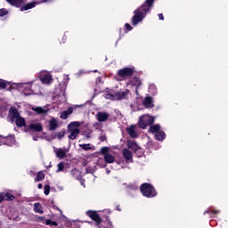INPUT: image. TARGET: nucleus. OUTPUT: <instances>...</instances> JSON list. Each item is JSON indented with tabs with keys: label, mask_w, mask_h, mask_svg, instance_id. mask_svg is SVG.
I'll return each instance as SVG.
<instances>
[{
	"label": "nucleus",
	"mask_w": 228,
	"mask_h": 228,
	"mask_svg": "<svg viewBox=\"0 0 228 228\" xmlns=\"http://www.w3.org/2000/svg\"><path fill=\"white\" fill-rule=\"evenodd\" d=\"M152 4H154V0H146L141 7L134 11V15L132 17L133 26H138V23L145 19V16L152 8Z\"/></svg>",
	"instance_id": "nucleus-1"
},
{
	"label": "nucleus",
	"mask_w": 228,
	"mask_h": 228,
	"mask_svg": "<svg viewBox=\"0 0 228 228\" xmlns=\"http://www.w3.org/2000/svg\"><path fill=\"white\" fill-rule=\"evenodd\" d=\"M33 85L36 86L35 89L32 88ZM12 88H16L19 92H23L25 95H31L33 94L38 95V94H40V86L35 84V81L27 83H12Z\"/></svg>",
	"instance_id": "nucleus-2"
},
{
	"label": "nucleus",
	"mask_w": 228,
	"mask_h": 228,
	"mask_svg": "<svg viewBox=\"0 0 228 228\" xmlns=\"http://www.w3.org/2000/svg\"><path fill=\"white\" fill-rule=\"evenodd\" d=\"M141 192L148 199H152V197H156L157 195L156 190L151 183H142L141 185Z\"/></svg>",
	"instance_id": "nucleus-3"
},
{
	"label": "nucleus",
	"mask_w": 228,
	"mask_h": 228,
	"mask_svg": "<svg viewBox=\"0 0 228 228\" xmlns=\"http://www.w3.org/2000/svg\"><path fill=\"white\" fill-rule=\"evenodd\" d=\"M79 126H81V123L77 121L71 122L68 126V131L70 134L69 135V140H76V138H77V134H79Z\"/></svg>",
	"instance_id": "nucleus-4"
},
{
	"label": "nucleus",
	"mask_w": 228,
	"mask_h": 228,
	"mask_svg": "<svg viewBox=\"0 0 228 228\" xmlns=\"http://www.w3.org/2000/svg\"><path fill=\"white\" fill-rule=\"evenodd\" d=\"M151 124H154V117L149 114L142 115L138 121V126L141 129H145L148 126H151Z\"/></svg>",
	"instance_id": "nucleus-5"
},
{
	"label": "nucleus",
	"mask_w": 228,
	"mask_h": 228,
	"mask_svg": "<svg viewBox=\"0 0 228 228\" xmlns=\"http://www.w3.org/2000/svg\"><path fill=\"white\" fill-rule=\"evenodd\" d=\"M129 97V90L125 92L116 93L115 94H106L105 99L110 101H122V99H127Z\"/></svg>",
	"instance_id": "nucleus-6"
},
{
	"label": "nucleus",
	"mask_w": 228,
	"mask_h": 228,
	"mask_svg": "<svg viewBox=\"0 0 228 228\" xmlns=\"http://www.w3.org/2000/svg\"><path fill=\"white\" fill-rule=\"evenodd\" d=\"M53 103L62 104V102H67V96H65V91L61 90V92L56 89L54 95L53 96Z\"/></svg>",
	"instance_id": "nucleus-7"
},
{
	"label": "nucleus",
	"mask_w": 228,
	"mask_h": 228,
	"mask_svg": "<svg viewBox=\"0 0 228 228\" xmlns=\"http://www.w3.org/2000/svg\"><path fill=\"white\" fill-rule=\"evenodd\" d=\"M160 128L161 126H159V125H153L150 127V132L156 133L155 137L159 142L165 140V136H166L165 132L159 131Z\"/></svg>",
	"instance_id": "nucleus-8"
},
{
	"label": "nucleus",
	"mask_w": 228,
	"mask_h": 228,
	"mask_svg": "<svg viewBox=\"0 0 228 228\" xmlns=\"http://www.w3.org/2000/svg\"><path fill=\"white\" fill-rule=\"evenodd\" d=\"M53 0H34L33 2H30L25 5H23L20 8V12H26L27 10H31L32 8H35L37 4H42V3H51Z\"/></svg>",
	"instance_id": "nucleus-9"
},
{
	"label": "nucleus",
	"mask_w": 228,
	"mask_h": 228,
	"mask_svg": "<svg viewBox=\"0 0 228 228\" xmlns=\"http://www.w3.org/2000/svg\"><path fill=\"white\" fill-rule=\"evenodd\" d=\"M134 74V68H123L118 71V76L126 79V77H131Z\"/></svg>",
	"instance_id": "nucleus-10"
},
{
	"label": "nucleus",
	"mask_w": 228,
	"mask_h": 228,
	"mask_svg": "<svg viewBox=\"0 0 228 228\" xmlns=\"http://www.w3.org/2000/svg\"><path fill=\"white\" fill-rule=\"evenodd\" d=\"M39 79L43 85H51L53 83V75L47 71H41L39 73Z\"/></svg>",
	"instance_id": "nucleus-11"
},
{
	"label": "nucleus",
	"mask_w": 228,
	"mask_h": 228,
	"mask_svg": "<svg viewBox=\"0 0 228 228\" xmlns=\"http://www.w3.org/2000/svg\"><path fill=\"white\" fill-rule=\"evenodd\" d=\"M11 120L12 122L13 120H15L16 126H18V127H24V126H26V120L19 115V112H17V110H14L12 112Z\"/></svg>",
	"instance_id": "nucleus-12"
},
{
	"label": "nucleus",
	"mask_w": 228,
	"mask_h": 228,
	"mask_svg": "<svg viewBox=\"0 0 228 228\" xmlns=\"http://www.w3.org/2000/svg\"><path fill=\"white\" fill-rule=\"evenodd\" d=\"M15 144V137L13 135L3 136L0 135V145H14Z\"/></svg>",
	"instance_id": "nucleus-13"
},
{
	"label": "nucleus",
	"mask_w": 228,
	"mask_h": 228,
	"mask_svg": "<svg viewBox=\"0 0 228 228\" xmlns=\"http://www.w3.org/2000/svg\"><path fill=\"white\" fill-rule=\"evenodd\" d=\"M67 152H69V150L63 148H58L54 150L55 156L56 158H59V159H63V158L67 156Z\"/></svg>",
	"instance_id": "nucleus-14"
},
{
	"label": "nucleus",
	"mask_w": 228,
	"mask_h": 228,
	"mask_svg": "<svg viewBox=\"0 0 228 228\" xmlns=\"http://www.w3.org/2000/svg\"><path fill=\"white\" fill-rule=\"evenodd\" d=\"M86 215L89 216L90 218L97 224V225L101 224V217L99 216V214L97 212L89 210L86 212Z\"/></svg>",
	"instance_id": "nucleus-15"
},
{
	"label": "nucleus",
	"mask_w": 228,
	"mask_h": 228,
	"mask_svg": "<svg viewBox=\"0 0 228 228\" xmlns=\"http://www.w3.org/2000/svg\"><path fill=\"white\" fill-rule=\"evenodd\" d=\"M122 154L126 163H133V153L127 148L123 150Z\"/></svg>",
	"instance_id": "nucleus-16"
},
{
	"label": "nucleus",
	"mask_w": 228,
	"mask_h": 228,
	"mask_svg": "<svg viewBox=\"0 0 228 228\" xmlns=\"http://www.w3.org/2000/svg\"><path fill=\"white\" fill-rule=\"evenodd\" d=\"M33 111H36L37 115H47L49 113V108L47 107H33Z\"/></svg>",
	"instance_id": "nucleus-17"
},
{
	"label": "nucleus",
	"mask_w": 228,
	"mask_h": 228,
	"mask_svg": "<svg viewBox=\"0 0 228 228\" xmlns=\"http://www.w3.org/2000/svg\"><path fill=\"white\" fill-rule=\"evenodd\" d=\"M110 118V114L108 112H98L96 114V119L98 122H106Z\"/></svg>",
	"instance_id": "nucleus-18"
},
{
	"label": "nucleus",
	"mask_w": 228,
	"mask_h": 228,
	"mask_svg": "<svg viewBox=\"0 0 228 228\" xmlns=\"http://www.w3.org/2000/svg\"><path fill=\"white\" fill-rule=\"evenodd\" d=\"M58 127H60V126L58 124V119L52 118L49 120V131H56V129H58Z\"/></svg>",
	"instance_id": "nucleus-19"
},
{
	"label": "nucleus",
	"mask_w": 228,
	"mask_h": 228,
	"mask_svg": "<svg viewBox=\"0 0 228 228\" xmlns=\"http://www.w3.org/2000/svg\"><path fill=\"white\" fill-rule=\"evenodd\" d=\"M126 132L128 133L129 136H131V138H138V133H136V126L132 125L126 129Z\"/></svg>",
	"instance_id": "nucleus-20"
},
{
	"label": "nucleus",
	"mask_w": 228,
	"mask_h": 228,
	"mask_svg": "<svg viewBox=\"0 0 228 228\" xmlns=\"http://www.w3.org/2000/svg\"><path fill=\"white\" fill-rule=\"evenodd\" d=\"M142 104L145 108H154V102L152 101V97L151 96L145 97Z\"/></svg>",
	"instance_id": "nucleus-21"
},
{
	"label": "nucleus",
	"mask_w": 228,
	"mask_h": 228,
	"mask_svg": "<svg viewBox=\"0 0 228 228\" xmlns=\"http://www.w3.org/2000/svg\"><path fill=\"white\" fill-rule=\"evenodd\" d=\"M28 129H30V131H37V133H40V131H42L44 127L40 123H32L28 126Z\"/></svg>",
	"instance_id": "nucleus-22"
},
{
	"label": "nucleus",
	"mask_w": 228,
	"mask_h": 228,
	"mask_svg": "<svg viewBox=\"0 0 228 228\" xmlns=\"http://www.w3.org/2000/svg\"><path fill=\"white\" fill-rule=\"evenodd\" d=\"M9 4H12V6H16V8H20L22 4L26 3L27 0H6Z\"/></svg>",
	"instance_id": "nucleus-23"
},
{
	"label": "nucleus",
	"mask_w": 228,
	"mask_h": 228,
	"mask_svg": "<svg viewBox=\"0 0 228 228\" xmlns=\"http://www.w3.org/2000/svg\"><path fill=\"white\" fill-rule=\"evenodd\" d=\"M74 109L72 107H69L67 110L61 113V118H62V120H67L69 115H72Z\"/></svg>",
	"instance_id": "nucleus-24"
},
{
	"label": "nucleus",
	"mask_w": 228,
	"mask_h": 228,
	"mask_svg": "<svg viewBox=\"0 0 228 228\" xmlns=\"http://www.w3.org/2000/svg\"><path fill=\"white\" fill-rule=\"evenodd\" d=\"M130 85H132V86H136L135 92L138 94V88L139 86H142V80H140L138 77H135L130 82Z\"/></svg>",
	"instance_id": "nucleus-25"
},
{
	"label": "nucleus",
	"mask_w": 228,
	"mask_h": 228,
	"mask_svg": "<svg viewBox=\"0 0 228 228\" xmlns=\"http://www.w3.org/2000/svg\"><path fill=\"white\" fill-rule=\"evenodd\" d=\"M104 160L106 163H113L115 161V157L111 153H106L104 156Z\"/></svg>",
	"instance_id": "nucleus-26"
},
{
	"label": "nucleus",
	"mask_w": 228,
	"mask_h": 228,
	"mask_svg": "<svg viewBox=\"0 0 228 228\" xmlns=\"http://www.w3.org/2000/svg\"><path fill=\"white\" fill-rule=\"evenodd\" d=\"M127 147L133 149V151H138L140 149L134 141H127Z\"/></svg>",
	"instance_id": "nucleus-27"
},
{
	"label": "nucleus",
	"mask_w": 228,
	"mask_h": 228,
	"mask_svg": "<svg viewBox=\"0 0 228 228\" xmlns=\"http://www.w3.org/2000/svg\"><path fill=\"white\" fill-rule=\"evenodd\" d=\"M34 211L35 213H39V215H42L44 213V210H42V205H40V203H35Z\"/></svg>",
	"instance_id": "nucleus-28"
},
{
	"label": "nucleus",
	"mask_w": 228,
	"mask_h": 228,
	"mask_svg": "<svg viewBox=\"0 0 228 228\" xmlns=\"http://www.w3.org/2000/svg\"><path fill=\"white\" fill-rule=\"evenodd\" d=\"M8 85H10L12 86V85H13V83L6 82L4 80L0 79V90H4V88H6V86H8Z\"/></svg>",
	"instance_id": "nucleus-29"
},
{
	"label": "nucleus",
	"mask_w": 228,
	"mask_h": 228,
	"mask_svg": "<svg viewBox=\"0 0 228 228\" xmlns=\"http://www.w3.org/2000/svg\"><path fill=\"white\" fill-rule=\"evenodd\" d=\"M4 200H13L15 199V197L10 192L4 193Z\"/></svg>",
	"instance_id": "nucleus-30"
},
{
	"label": "nucleus",
	"mask_w": 228,
	"mask_h": 228,
	"mask_svg": "<svg viewBox=\"0 0 228 228\" xmlns=\"http://www.w3.org/2000/svg\"><path fill=\"white\" fill-rule=\"evenodd\" d=\"M45 178V175H44V173L42 172H38L36 181H38V182L44 181Z\"/></svg>",
	"instance_id": "nucleus-31"
},
{
	"label": "nucleus",
	"mask_w": 228,
	"mask_h": 228,
	"mask_svg": "<svg viewBox=\"0 0 228 228\" xmlns=\"http://www.w3.org/2000/svg\"><path fill=\"white\" fill-rule=\"evenodd\" d=\"M4 15H8V9L6 8L0 9V17H4Z\"/></svg>",
	"instance_id": "nucleus-32"
},
{
	"label": "nucleus",
	"mask_w": 228,
	"mask_h": 228,
	"mask_svg": "<svg viewBox=\"0 0 228 228\" xmlns=\"http://www.w3.org/2000/svg\"><path fill=\"white\" fill-rule=\"evenodd\" d=\"M63 168H65V164H63V162H60V163L58 164L57 172H61V171H63Z\"/></svg>",
	"instance_id": "nucleus-33"
},
{
	"label": "nucleus",
	"mask_w": 228,
	"mask_h": 228,
	"mask_svg": "<svg viewBox=\"0 0 228 228\" xmlns=\"http://www.w3.org/2000/svg\"><path fill=\"white\" fill-rule=\"evenodd\" d=\"M63 136H65V132H60L55 134L54 138H59V140H61Z\"/></svg>",
	"instance_id": "nucleus-34"
},
{
	"label": "nucleus",
	"mask_w": 228,
	"mask_h": 228,
	"mask_svg": "<svg viewBox=\"0 0 228 228\" xmlns=\"http://www.w3.org/2000/svg\"><path fill=\"white\" fill-rule=\"evenodd\" d=\"M109 151H110V148H108V147H103L101 149V152L103 154V156H106V154H109L108 153Z\"/></svg>",
	"instance_id": "nucleus-35"
},
{
	"label": "nucleus",
	"mask_w": 228,
	"mask_h": 228,
	"mask_svg": "<svg viewBox=\"0 0 228 228\" xmlns=\"http://www.w3.org/2000/svg\"><path fill=\"white\" fill-rule=\"evenodd\" d=\"M79 147L83 149L84 151H90V144H80Z\"/></svg>",
	"instance_id": "nucleus-36"
},
{
	"label": "nucleus",
	"mask_w": 228,
	"mask_h": 228,
	"mask_svg": "<svg viewBox=\"0 0 228 228\" xmlns=\"http://www.w3.org/2000/svg\"><path fill=\"white\" fill-rule=\"evenodd\" d=\"M206 213H210L212 215H218V213H220V210H211V209H208L207 211H205V214Z\"/></svg>",
	"instance_id": "nucleus-37"
},
{
	"label": "nucleus",
	"mask_w": 228,
	"mask_h": 228,
	"mask_svg": "<svg viewBox=\"0 0 228 228\" xmlns=\"http://www.w3.org/2000/svg\"><path fill=\"white\" fill-rule=\"evenodd\" d=\"M46 225H58V223L56 221H51V220H46L45 222Z\"/></svg>",
	"instance_id": "nucleus-38"
},
{
	"label": "nucleus",
	"mask_w": 228,
	"mask_h": 228,
	"mask_svg": "<svg viewBox=\"0 0 228 228\" xmlns=\"http://www.w3.org/2000/svg\"><path fill=\"white\" fill-rule=\"evenodd\" d=\"M50 191H51V186L45 185V195H49Z\"/></svg>",
	"instance_id": "nucleus-39"
},
{
	"label": "nucleus",
	"mask_w": 228,
	"mask_h": 228,
	"mask_svg": "<svg viewBox=\"0 0 228 228\" xmlns=\"http://www.w3.org/2000/svg\"><path fill=\"white\" fill-rule=\"evenodd\" d=\"M125 28H126V31H132L133 30V27H131V25L129 23H126Z\"/></svg>",
	"instance_id": "nucleus-40"
},
{
	"label": "nucleus",
	"mask_w": 228,
	"mask_h": 228,
	"mask_svg": "<svg viewBox=\"0 0 228 228\" xmlns=\"http://www.w3.org/2000/svg\"><path fill=\"white\" fill-rule=\"evenodd\" d=\"M150 92H152V94H154V90H156V86L154 85H151L149 87Z\"/></svg>",
	"instance_id": "nucleus-41"
},
{
	"label": "nucleus",
	"mask_w": 228,
	"mask_h": 228,
	"mask_svg": "<svg viewBox=\"0 0 228 228\" xmlns=\"http://www.w3.org/2000/svg\"><path fill=\"white\" fill-rule=\"evenodd\" d=\"M4 200V193H0V202H3Z\"/></svg>",
	"instance_id": "nucleus-42"
},
{
	"label": "nucleus",
	"mask_w": 228,
	"mask_h": 228,
	"mask_svg": "<svg viewBox=\"0 0 228 228\" xmlns=\"http://www.w3.org/2000/svg\"><path fill=\"white\" fill-rule=\"evenodd\" d=\"M106 228H113V224L111 223H106Z\"/></svg>",
	"instance_id": "nucleus-43"
},
{
	"label": "nucleus",
	"mask_w": 228,
	"mask_h": 228,
	"mask_svg": "<svg viewBox=\"0 0 228 228\" xmlns=\"http://www.w3.org/2000/svg\"><path fill=\"white\" fill-rule=\"evenodd\" d=\"M159 20H165V18L163 17L162 13L159 14Z\"/></svg>",
	"instance_id": "nucleus-44"
},
{
	"label": "nucleus",
	"mask_w": 228,
	"mask_h": 228,
	"mask_svg": "<svg viewBox=\"0 0 228 228\" xmlns=\"http://www.w3.org/2000/svg\"><path fill=\"white\" fill-rule=\"evenodd\" d=\"M100 140H101V142H104V140H106V135H102V136H100Z\"/></svg>",
	"instance_id": "nucleus-45"
},
{
	"label": "nucleus",
	"mask_w": 228,
	"mask_h": 228,
	"mask_svg": "<svg viewBox=\"0 0 228 228\" xmlns=\"http://www.w3.org/2000/svg\"><path fill=\"white\" fill-rule=\"evenodd\" d=\"M43 186H44V185H42V183H39V184L37 185V188H38L39 190H42Z\"/></svg>",
	"instance_id": "nucleus-46"
},
{
	"label": "nucleus",
	"mask_w": 228,
	"mask_h": 228,
	"mask_svg": "<svg viewBox=\"0 0 228 228\" xmlns=\"http://www.w3.org/2000/svg\"><path fill=\"white\" fill-rule=\"evenodd\" d=\"M72 172H73V174H79V171H77V170H76V169L73 170Z\"/></svg>",
	"instance_id": "nucleus-47"
},
{
	"label": "nucleus",
	"mask_w": 228,
	"mask_h": 228,
	"mask_svg": "<svg viewBox=\"0 0 228 228\" xmlns=\"http://www.w3.org/2000/svg\"><path fill=\"white\" fill-rule=\"evenodd\" d=\"M38 137H33V140L37 141Z\"/></svg>",
	"instance_id": "nucleus-48"
},
{
	"label": "nucleus",
	"mask_w": 228,
	"mask_h": 228,
	"mask_svg": "<svg viewBox=\"0 0 228 228\" xmlns=\"http://www.w3.org/2000/svg\"><path fill=\"white\" fill-rule=\"evenodd\" d=\"M107 174H110V170L107 169Z\"/></svg>",
	"instance_id": "nucleus-49"
}]
</instances>
